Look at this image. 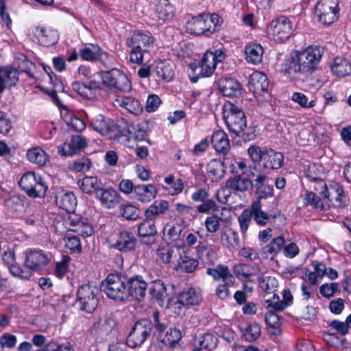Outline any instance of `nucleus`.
Wrapping results in <instances>:
<instances>
[{
    "label": "nucleus",
    "mask_w": 351,
    "mask_h": 351,
    "mask_svg": "<svg viewBox=\"0 0 351 351\" xmlns=\"http://www.w3.org/2000/svg\"><path fill=\"white\" fill-rule=\"evenodd\" d=\"M268 32L276 42L287 40L293 33L291 22L287 17L281 16L270 23Z\"/></svg>",
    "instance_id": "nucleus-12"
},
{
    "label": "nucleus",
    "mask_w": 351,
    "mask_h": 351,
    "mask_svg": "<svg viewBox=\"0 0 351 351\" xmlns=\"http://www.w3.org/2000/svg\"><path fill=\"white\" fill-rule=\"evenodd\" d=\"M182 338L181 332L176 329H170L165 334V337H162V335H160L158 339L166 346L173 347Z\"/></svg>",
    "instance_id": "nucleus-49"
},
{
    "label": "nucleus",
    "mask_w": 351,
    "mask_h": 351,
    "mask_svg": "<svg viewBox=\"0 0 351 351\" xmlns=\"http://www.w3.org/2000/svg\"><path fill=\"white\" fill-rule=\"evenodd\" d=\"M19 184L29 197H44L48 189L41 176L32 171L25 173Z\"/></svg>",
    "instance_id": "nucleus-6"
},
{
    "label": "nucleus",
    "mask_w": 351,
    "mask_h": 351,
    "mask_svg": "<svg viewBox=\"0 0 351 351\" xmlns=\"http://www.w3.org/2000/svg\"><path fill=\"white\" fill-rule=\"evenodd\" d=\"M100 47L98 45H91L90 47H86L80 50L79 55L84 60L95 62L97 61Z\"/></svg>",
    "instance_id": "nucleus-51"
},
{
    "label": "nucleus",
    "mask_w": 351,
    "mask_h": 351,
    "mask_svg": "<svg viewBox=\"0 0 351 351\" xmlns=\"http://www.w3.org/2000/svg\"><path fill=\"white\" fill-rule=\"evenodd\" d=\"M116 325L117 322L112 316L105 315L97 318L94 322L91 333L97 341H106L113 337Z\"/></svg>",
    "instance_id": "nucleus-8"
},
{
    "label": "nucleus",
    "mask_w": 351,
    "mask_h": 351,
    "mask_svg": "<svg viewBox=\"0 0 351 351\" xmlns=\"http://www.w3.org/2000/svg\"><path fill=\"white\" fill-rule=\"evenodd\" d=\"M53 226L59 234H63L66 230L83 237H90L94 233V228L88 219L77 213H66L64 217L57 216L53 221Z\"/></svg>",
    "instance_id": "nucleus-2"
},
{
    "label": "nucleus",
    "mask_w": 351,
    "mask_h": 351,
    "mask_svg": "<svg viewBox=\"0 0 351 351\" xmlns=\"http://www.w3.org/2000/svg\"><path fill=\"white\" fill-rule=\"evenodd\" d=\"M219 88L220 92L226 97L237 96L241 92L240 83L233 78L221 79L219 82Z\"/></svg>",
    "instance_id": "nucleus-25"
},
{
    "label": "nucleus",
    "mask_w": 351,
    "mask_h": 351,
    "mask_svg": "<svg viewBox=\"0 0 351 351\" xmlns=\"http://www.w3.org/2000/svg\"><path fill=\"white\" fill-rule=\"evenodd\" d=\"M199 347L208 351L215 349L218 345V339L216 336L211 333H205L195 339Z\"/></svg>",
    "instance_id": "nucleus-44"
},
{
    "label": "nucleus",
    "mask_w": 351,
    "mask_h": 351,
    "mask_svg": "<svg viewBox=\"0 0 351 351\" xmlns=\"http://www.w3.org/2000/svg\"><path fill=\"white\" fill-rule=\"evenodd\" d=\"M155 71L158 77L163 82H170L174 76L172 64L170 61L166 60L157 62Z\"/></svg>",
    "instance_id": "nucleus-34"
},
{
    "label": "nucleus",
    "mask_w": 351,
    "mask_h": 351,
    "mask_svg": "<svg viewBox=\"0 0 351 351\" xmlns=\"http://www.w3.org/2000/svg\"><path fill=\"white\" fill-rule=\"evenodd\" d=\"M12 128L11 119L3 112L0 113V133L8 134Z\"/></svg>",
    "instance_id": "nucleus-62"
},
{
    "label": "nucleus",
    "mask_w": 351,
    "mask_h": 351,
    "mask_svg": "<svg viewBox=\"0 0 351 351\" xmlns=\"http://www.w3.org/2000/svg\"><path fill=\"white\" fill-rule=\"evenodd\" d=\"M77 184L80 189L87 194H95V196L102 189L103 184L96 176H85L78 180Z\"/></svg>",
    "instance_id": "nucleus-24"
},
{
    "label": "nucleus",
    "mask_w": 351,
    "mask_h": 351,
    "mask_svg": "<svg viewBox=\"0 0 351 351\" xmlns=\"http://www.w3.org/2000/svg\"><path fill=\"white\" fill-rule=\"evenodd\" d=\"M292 100L298 104L302 108H312L315 105V101L311 100L308 103L307 97L301 93H294L291 97Z\"/></svg>",
    "instance_id": "nucleus-60"
},
{
    "label": "nucleus",
    "mask_w": 351,
    "mask_h": 351,
    "mask_svg": "<svg viewBox=\"0 0 351 351\" xmlns=\"http://www.w3.org/2000/svg\"><path fill=\"white\" fill-rule=\"evenodd\" d=\"M19 80V72L17 68L8 65L0 66V94L5 88L15 86Z\"/></svg>",
    "instance_id": "nucleus-17"
},
{
    "label": "nucleus",
    "mask_w": 351,
    "mask_h": 351,
    "mask_svg": "<svg viewBox=\"0 0 351 351\" xmlns=\"http://www.w3.org/2000/svg\"><path fill=\"white\" fill-rule=\"evenodd\" d=\"M206 273L215 280L222 278L223 282L226 284H234V278L229 272L227 266L219 265L215 269H208Z\"/></svg>",
    "instance_id": "nucleus-38"
},
{
    "label": "nucleus",
    "mask_w": 351,
    "mask_h": 351,
    "mask_svg": "<svg viewBox=\"0 0 351 351\" xmlns=\"http://www.w3.org/2000/svg\"><path fill=\"white\" fill-rule=\"evenodd\" d=\"M323 52V48L317 46L295 51L285 73H299L307 76L312 74L317 69Z\"/></svg>",
    "instance_id": "nucleus-1"
},
{
    "label": "nucleus",
    "mask_w": 351,
    "mask_h": 351,
    "mask_svg": "<svg viewBox=\"0 0 351 351\" xmlns=\"http://www.w3.org/2000/svg\"><path fill=\"white\" fill-rule=\"evenodd\" d=\"M152 42V39L151 36L138 32L134 34L127 40V45L128 47L139 46V48L141 49L142 45L146 47Z\"/></svg>",
    "instance_id": "nucleus-47"
},
{
    "label": "nucleus",
    "mask_w": 351,
    "mask_h": 351,
    "mask_svg": "<svg viewBox=\"0 0 351 351\" xmlns=\"http://www.w3.org/2000/svg\"><path fill=\"white\" fill-rule=\"evenodd\" d=\"M56 205L66 210L67 213H76L75 212L77 206V199L73 193L60 191L56 194Z\"/></svg>",
    "instance_id": "nucleus-19"
},
{
    "label": "nucleus",
    "mask_w": 351,
    "mask_h": 351,
    "mask_svg": "<svg viewBox=\"0 0 351 351\" xmlns=\"http://www.w3.org/2000/svg\"><path fill=\"white\" fill-rule=\"evenodd\" d=\"M120 92H129L132 88V84L128 77L122 72L111 86Z\"/></svg>",
    "instance_id": "nucleus-52"
},
{
    "label": "nucleus",
    "mask_w": 351,
    "mask_h": 351,
    "mask_svg": "<svg viewBox=\"0 0 351 351\" xmlns=\"http://www.w3.org/2000/svg\"><path fill=\"white\" fill-rule=\"evenodd\" d=\"M261 332V326L256 323L249 324L243 332V336L248 341H254L257 339Z\"/></svg>",
    "instance_id": "nucleus-54"
},
{
    "label": "nucleus",
    "mask_w": 351,
    "mask_h": 351,
    "mask_svg": "<svg viewBox=\"0 0 351 351\" xmlns=\"http://www.w3.org/2000/svg\"><path fill=\"white\" fill-rule=\"evenodd\" d=\"M154 188L152 184L136 185L132 193V197L142 202H149L154 199V194L150 189Z\"/></svg>",
    "instance_id": "nucleus-40"
},
{
    "label": "nucleus",
    "mask_w": 351,
    "mask_h": 351,
    "mask_svg": "<svg viewBox=\"0 0 351 351\" xmlns=\"http://www.w3.org/2000/svg\"><path fill=\"white\" fill-rule=\"evenodd\" d=\"M339 10L337 0H320L315 6V14L319 21L326 25L337 20Z\"/></svg>",
    "instance_id": "nucleus-10"
},
{
    "label": "nucleus",
    "mask_w": 351,
    "mask_h": 351,
    "mask_svg": "<svg viewBox=\"0 0 351 351\" xmlns=\"http://www.w3.org/2000/svg\"><path fill=\"white\" fill-rule=\"evenodd\" d=\"M114 105L116 106L124 108L128 112L134 114H138L143 110V108L140 102L131 97L117 98L114 101Z\"/></svg>",
    "instance_id": "nucleus-29"
},
{
    "label": "nucleus",
    "mask_w": 351,
    "mask_h": 351,
    "mask_svg": "<svg viewBox=\"0 0 351 351\" xmlns=\"http://www.w3.org/2000/svg\"><path fill=\"white\" fill-rule=\"evenodd\" d=\"M25 254V265L32 271L41 270L49 261L47 255L40 250H30Z\"/></svg>",
    "instance_id": "nucleus-16"
},
{
    "label": "nucleus",
    "mask_w": 351,
    "mask_h": 351,
    "mask_svg": "<svg viewBox=\"0 0 351 351\" xmlns=\"http://www.w3.org/2000/svg\"><path fill=\"white\" fill-rule=\"evenodd\" d=\"M40 45L49 47L56 42V33L51 30L45 29L44 27H36L33 30Z\"/></svg>",
    "instance_id": "nucleus-31"
},
{
    "label": "nucleus",
    "mask_w": 351,
    "mask_h": 351,
    "mask_svg": "<svg viewBox=\"0 0 351 351\" xmlns=\"http://www.w3.org/2000/svg\"><path fill=\"white\" fill-rule=\"evenodd\" d=\"M335 200L337 206L343 208L348 204V198L345 194L343 188L339 184L331 186L330 201Z\"/></svg>",
    "instance_id": "nucleus-43"
},
{
    "label": "nucleus",
    "mask_w": 351,
    "mask_h": 351,
    "mask_svg": "<svg viewBox=\"0 0 351 351\" xmlns=\"http://www.w3.org/2000/svg\"><path fill=\"white\" fill-rule=\"evenodd\" d=\"M262 204L261 201L256 199L254 201L249 210L251 217H254V221L261 226L267 224L269 220L268 215L262 210Z\"/></svg>",
    "instance_id": "nucleus-39"
},
{
    "label": "nucleus",
    "mask_w": 351,
    "mask_h": 351,
    "mask_svg": "<svg viewBox=\"0 0 351 351\" xmlns=\"http://www.w3.org/2000/svg\"><path fill=\"white\" fill-rule=\"evenodd\" d=\"M252 189L254 190L256 199H266L274 196V187L270 178L264 173H259L252 180Z\"/></svg>",
    "instance_id": "nucleus-13"
},
{
    "label": "nucleus",
    "mask_w": 351,
    "mask_h": 351,
    "mask_svg": "<svg viewBox=\"0 0 351 351\" xmlns=\"http://www.w3.org/2000/svg\"><path fill=\"white\" fill-rule=\"evenodd\" d=\"M220 221H221V218L217 215L208 217L205 221L207 231L211 233L217 232L220 228Z\"/></svg>",
    "instance_id": "nucleus-59"
},
{
    "label": "nucleus",
    "mask_w": 351,
    "mask_h": 351,
    "mask_svg": "<svg viewBox=\"0 0 351 351\" xmlns=\"http://www.w3.org/2000/svg\"><path fill=\"white\" fill-rule=\"evenodd\" d=\"M101 202L102 206L107 208H112L119 203V195L113 189H101L95 196Z\"/></svg>",
    "instance_id": "nucleus-28"
},
{
    "label": "nucleus",
    "mask_w": 351,
    "mask_h": 351,
    "mask_svg": "<svg viewBox=\"0 0 351 351\" xmlns=\"http://www.w3.org/2000/svg\"><path fill=\"white\" fill-rule=\"evenodd\" d=\"M220 239L222 245L228 248H234L239 245L238 234L231 228L222 232Z\"/></svg>",
    "instance_id": "nucleus-46"
},
{
    "label": "nucleus",
    "mask_w": 351,
    "mask_h": 351,
    "mask_svg": "<svg viewBox=\"0 0 351 351\" xmlns=\"http://www.w3.org/2000/svg\"><path fill=\"white\" fill-rule=\"evenodd\" d=\"M12 275L23 280H28L32 276L29 271H25L22 269L19 265L13 263L8 267Z\"/></svg>",
    "instance_id": "nucleus-61"
},
{
    "label": "nucleus",
    "mask_w": 351,
    "mask_h": 351,
    "mask_svg": "<svg viewBox=\"0 0 351 351\" xmlns=\"http://www.w3.org/2000/svg\"><path fill=\"white\" fill-rule=\"evenodd\" d=\"M283 164L284 155L282 153L272 149L265 148V156L263 160V167L265 169L277 170L281 168Z\"/></svg>",
    "instance_id": "nucleus-21"
},
{
    "label": "nucleus",
    "mask_w": 351,
    "mask_h": 351,
    "mask_svg": "<svg viewBox=\"0 0 351 351\" xmlns=\"http://www.w3.org/2000/svg\"><path fill=\"white\" fill-rule=\"evenodd\" d=\"M90 125L94 130L104 136L110 133L112 126L110 120L102 114L95 115L91 119Z\"/></svg>",
    "instance_id": "nucleus-35"
},
{
    "label": "nucleus",
    "mask_w": 351,
    "mask_h": 351,
    "mask_svg": "<svg viewBox=\"0 0 351 351\" xmlns=\"http://www.w3.org/2000/svg\"><path fill=\"white\" fill-rule=\"evenodd\" d=\"M304 203L305 204H309L313 206V208L318 210H323L324 203L321 198L313 192H308L304 198Z\"/></svg>",
    "instance_id": "nucleus-55"
},
{
    "label": "nucleus",
    "mask_w": 351,
    "mask_h": 351,
    "mask_svg": "<svg viewBox=\"0 0 351 351\" xmlns=\"http://www.w3.org/2000/svg\"><path fill=\"white\" fill-rule=\"evenodd\" d=\"M98 54L97 60L99 61L105 68L109 69L114 68L113 58L112 56H110L108 53L101 50V48Z\"/></svg>",
    "instance_id": "nucleus-64"
},
{
    "label": "nucleus",
    "mask_w": 351,
    "mask_h": 351,
    "mask_svg": "<svg viewBox=\"0 0 351 351\" xmlns=\"http://www.w3.org/2000/svg\"><path fill=\"white\" fill-rule=\"evenodd\" d=\"M126 289L128 293V300L130 298L141 301L145 296L147 283L141 276H128Z\"/></svg>",
    "instance_id": "nucleus-15"
},
{
    "label": "nucleus",
    "mask_w": 351,
    "mask_h": 351,
    "mask_svg": "<svg viewBox=\"0 0 351 351\" xmlns=\"http://www.w3.org/2000/svg\"><path fill=\"white\" fill-rule=\"evenodd\" d=\"M250 90L254 93H265L268 90L269 82L267 76L259 72L254 73L250 78Z\"/></svg>",
    "instance_id": "nucleus-26"
},
{
    "label": "nucleus",
    "mask_w": 351,
    "mask_h": 351,
    "mask_svg": "<svg viewBox=\"0 0 351 351\" xmlns=\"http://www.w3.org/2000/svg\"><path fill=\"white\" fill-rule=\"evenodd\" d=\"M284 243V237L279 236L274 239L269 244L264 246L262 248V252L266 256L268 255H275L280 251Z\"/></svg>",
    "instance_id": "nucleus-48"
},
{
    "label": "nucleus",
    "mask_w": 351,
    "mask_h": 351,
    "mask_svg": "<svg viewBox=\"0 0 351 351\" xmlns=\"http://www.w3.org/2000/svg\"><path fill=\"white\" fill-rule=\"evenodd\" d=\"M91 162L87 158H82L69 164V168L76 172H86L90 168Z\"/></svg>",
    "instance_id": "nucleus-53"
},
{
    "label": "nucleus",
    "mask_w": 351,
    "mask_h": 351,
    "mask_svg": "<svg viewBox=\"0 0 351 351\" xmlns=\"http://www.w3.org/2000/svg\"><path fill=\"white\" fill-rule=\"evenodd\" d=\"M339 285L337 282L324 284L319 287L320 293L325 298H329L338 291Z\"/></svg>",
    "instance_id": "nucleus-63"
},
{
    "label": "nucleus",
    "mask_w": 351,
    "mask_h": 351,
    "mask_svg": "<svg viewBox=\"0 0 351 351\" xmlns=\"http://www.w3.org/2000/svg\"><path fill=\"white\" fill-rule=\"evenodd\" d=\"M155 300L162 308H167L171 301V298L167 293V288L163 281L155 280Z\"/></svg>",
    "instance_id": "nucleus-33"
},
{
    "label": "nucleus",
    "mask_w": 351,
    "mask_h": 351,
    "mask_svg": "<svg viewBox=\"0 0 351 351\" xmlns=\"http://www.w3.org/2000/svg\"><path fill=\"white\" fill-rule=\"evenodd\" d=\"M180 260L181 261L179 263L180 267L187 273L193 272L198 266L197 261L189 256L181 257Z\"/></svg>",
    "instance_id": "nucleus-57"
},
{
    "label": "nucleus",
    "mask_w": 351,
    "mask_h": 351,
    "mask_svg": "<svg viewBox=\"0 0 351 351\" xmlns=\"http://www.w3.org/2000/svg\"><path fill=\"white\" fill-rule=\"evenodd\" d=\"M86 145V143L84 138L79 135L73 136L69 143H64L61 149L59 148V152L62 156H71L80 152Z\"/></svg>",
    "instance_id": "nucleus-22"
},
{
    "label": "nucleus",
    "mask_w": 351,
    "mask_h": 351,
    "mask_svg": "<svg viewBox=\"0 0 351 351\" xmlns=\"http://www.w3.org/2000/svg\"><path fill=\"white\" fill-rule=\"evenodd\" d=\"M128 275L119 272L112 273L107 276L101 285V290L107 297L118 302L128 300V293L126 289Z\"/></svg>",
    "instance_id": "nucleus-3"
},
{
    "label": "nucleus",
    "mask_w": 351,
    "mask_h": 351,
    "mask_svg": "<svg viewBox=\"0 0 351 351\" xmlns=\"http://www.w3.org/2000/svg\"><path fill=\"white\" fill-rule=\"evenodd\" d=\"M154 328L152 322L147 319H142L134 324L127 337V345L130 348L141 346L150 335Z\"/></svg>",
    "instance_id": "nucleus-9"
},
{
    "label": "nucleus",
    "mask_w": 351,
    "mask_h": 351,
    "mask_svg": "<svg viewBox=\"0 0 351 351\" xmlns=\"http://www.w3.org/2000/svg\"><path fill=\"white\" fill-rule=\"evenodd\" d=\"M201 300L199 293L193 288L184 289L178 297V302L182 305H196Z\"/></svg>",
    "instance_id": "nucleus-32"
},
{
    "label": "nucleus",
    "mask_w": 351,
    "mask_h": 351,
    "mask_svg": "<svg viewBox=\"0 0 351 351\" xmlns=\"http://www.w3.org/2000/svg\"><path fill=\"white\" fill-rule=\"evenodd\" d=\"M13 64L29 77H33L31 71L34 64L25 54L20 52L14 53Z\"/></svg>",
    "instance_id": "nucleus-41"
},
{
    "label": "nucleus",
    "mask_w": 351,
    "mask_h": 351,
    "mask_svg": "<svg viewBox=\"0 0 351 351\" xmlns=\"http://www.w3.org/2000/svg\"><path fill=\"white\" fill-rule=\"evenodd\" d=\"M27 158L30 162L38 167H44L49 161L48 155L40 147H35L28 149Z\"/></svg>",
    "instance_id": "nucleus-36"
},
{
    "label": "nucleus",
    "mask_w": 351,
    "mask_h": 351,
    "mask_svg": "<svg viewBox=\"0 0 351 351\" xmlns=\"http://www.w3.org/2000/svg\"><path fill=\"white\" fill-rule=\"evenodd\" d=\"M211 143L215 149L222 154H227L230 148L228 136L222 130H217L213 133Z\"/></svg>",
    "instance_id": "nucleus-27"
},
{
    "label": "nucleus",
    "mask_w": 351,
    "mask_h": 351,
    "mask_svg": "<svg viewBox=\"0 0 351 351\" xmlns=\"http://www.w3.org/2000/svg\"><path fill=\"white\" fill-rule=\"evenodd\" d=\"M121 71L117 69H110L108 71H102L104 85L111 87L117 80Z\"/></svg>",
    "instance_id": "nucleus-56"
},
{
    "label": "nucleus",
    "mask_w": 351,
    "mask_h": 351,
    "mask_svg": "<svg viewBox=\"0 0 351 351\" xmlns=\"http://www.w3.org/2000/svg\"><path fill=\"white\" fill-rule=\"evenodd\" d=\"M138 230L142 243L147 245L154 243V221L144 220L138 225Z\"/></svg>",
    "instance_id": "nucleus-30"
},
{
    "label": "nucleus",
    "mask_w": 351,
    "mask_h": 351,
    "mask_svg": "<svg viewBox=\"0 0 351 351\" xmlns=\"http://www.w3.org/2000/svg\"><path fill=\"white\" fill-rule=\"evenodd\" d=\"M223 118L229 130L237 136L243 132L247 126L245 113L232 103H228L223 106Z\"/></svg>",
    "instance_id": "nucleus-5"
},
{
    "label": "nucleus",
    "mask_w": 351,
    "mask_h": 351,
    "mask_svg": "<svg viewBox=\"0 0 351 351\" xmlns=\"http://www.w3.org/2000/svg\"><path fill=\"white\" fill-rule=\"evenodd\" d=\"M265 322L267 325V331L271 335H278L281 333L280 317L275 313L271 312L265 315Z\"/></svg>",
    "instance_id": "nucleus-45"
},
{
    "label": "nucleus",
    "mask_w": 351,
    "mask_h": 351,
    "mask_svg": "<svg viewBox=\"0 0 351 351\" xmlns=\"http://www.w3.org/2000/svg\"><path fill=\"white\" fill-rule=\"evenodd\" d=\"M119 211L121 216L127 220L134 221L139 217L138 208L131 204L120 205Z\"/></svg>",
    "instance_id": "nucleus-50"
},
{
    "label": "nucleus",
    "mask_w": 351,
    "mask_h": 351,
    "mask_svg": "<svg viewBox=\"0 0 351 351\" xmlns=\"http://www.w3.org/2000/svg\"><path fill=\"white\" fill-rule=\"evenodd\" d=\"M247 153L252 161L257 163L260 161L263 162V156H265V149L262 150L260 147L254 145L248 148Z\"/></svg>",
    "instance_id": "nucleus-58"
},
{
    "label": "nucleus",
    "mask_w": 351,
    "mask_h": 351,
    "mask_svg": "<svg viewBox=\"0 0 351 351\" xmlns=\"http://www.w3.org/2000/svg\"><path fill=\"white\" fill-rule=\"evenodd\" d=\"M173 16V7L169 0H160L155 8V21L158 25H160L169 21Z\"/></svg>",
    "instance_id": "nucleus-20"
},
{
    "label": "nucleus",
    "mask_w": 351,
    "mask_h": 351,
    "mask_svg": "<svg viewBox=\"0 0 351 351\" xmlns=\"http://www.w3.org/2000/svg\"><path fill=\"white\" fill-rule=\"evenodd\" d=\"M138 241L133 233L128 231H121L118 234V238L111 247L127 253L134 251L137 245Z\"/></svg>",
    "instance_id": "nucleus-18"
},
{
    "label": "nucleus",
    "mask_w": 351,
    "mask_h": 351,
    "mask_svg": "<svg viewBox=\"0 0 351 351\" xmlns=\"http://www.w3.org/2000/svg\"><path fill=\"white\" fill-rule=\"evenodd\" d=\"M220 17L217 14H201L193 17L186 25L187 32L197 36L213 34L219 25Z\"/></svg>",
    "instance_id": "nucleus-4"
},
{
    "label": "nucleus",
    "mask_w": 351,
    "mask_h": 351,
    "mask_svg": "<svg viewBox=\"0 0 351 351\" xmlns=\"http://www.w3.org/2000/svg\"><path fill=\"white\" fill-rule=\"evenodd\" d=\"M263 52L261 45H250L245 49V59L247 62L256 64L261 62Z\"/></svg>",
    "instance_id": "nucleus-42"
},
{
    "label": "nucleus",
    "mask_w": 351,
    "mask_h": 351,
    "mask_svg": "<svg viewBox=\"0 0 351 351\" xmlns=\"http://www.w3.org/2000/svg\"><path fill=\"white\" fill-rule=\"evenodd\" d=\"M104 85L102 71L96 72L88 77L87 82L75 81L72 83V88L83 97H90L97 88Z\"/></svg>",
    "instance_id": "nucleus-11"
},
{
    "label": "nucleus",
    "mask_w": 351,
    "mask_h": 351,
    "mask_svg": "<svg viewBox=\"0 0 351 351\" xmlns=\"http://www.w3.org/2000/svg\"><path fill=\"white\" fill-rule=\"evenodd\" d=\"M216 58L212 51H207L197 64L196 63L191 64L190 66L195 73H198V75L202 77H209L215 69Z\"/></svg>",
    "instance_id": "nucleus-14"
},
{
    "label": "nucleus",
    "mask_w": 351,
    "mask_h": 351,
    "mask_svg": "<svg viewBox=\"0 0 351 351\" xmlns=\"http://www.w3.org/2000/svg\"><path fill=\"white\" fill-rule=\"evenodd\" d=\"M99 290L96 287L83 285L78 289L76 304L79 308L88 313H93L99 303Z\"/></svg>",
    "instance_id": "nucleus-7"
},
{
    "label": "nucleus",
    "mask_w": 351,
    "mask_h": 351,
    "mask_svg": "<svg viewBox=\"0 0 351 351\" xmlns=\"http://www.w3.org/2000/svg\"><path fill=\"white\" fill-rule=\"evenodd\" d=\"M331 71L339 77H344L350 74L351 64L346 59L336 58L331 66Z\"/></svg>",
    "instance_id": "nucleus-37"
},
{
    "label": "nucleus",
    "mask_w": 351,
    "mask_h": 351,
    "mask_svg": "<svg viewBox=\"0 0 351 351\" xmlns=\"http://www.w3.org/2000/svg\"><path fill=\"white\" fill-rule=\"evenodd\" d=\"M252 184V180L243 176L235 175L228 178L226 182V189H230L234 193L245 192Z\"/></svg>",
    "instance_id": "nucleus-23"
}]
</instances>
